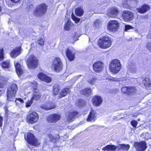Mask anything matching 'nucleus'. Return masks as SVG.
<instances>
[{
    "label": "nucleus",
    "instance_id": "obj_14",
    "mask_svg": "<svg viewBox=\"0 0 151 151\" xmlns=\"http://www.w3.org/2000/svg\"><path fill=\"white\" fill-rule=\"evenodd\" d=\"M60 115L58 114L55 113L50 115L47 118V121L51 123H56L60 120Z\"/></svg>",
    "mask_w": 151,
    "mask_h": 151
},
{
    "label": "nucleus",
    "instance_id": "obj_37",
    "mask_svg": "<svg viewBox=\"0 0 151 151\" xmlns=\"http://www.w3.org/2000/svg\"><path fill=\"white\" fill-rule=\"evenodd\" d=\"M96 80V79L95 77H93L91 76L90 77V78L88 81V82L91 85H93L95 83Z\"/></svg>",
    "mask_w": 151,
    "mask_h": 151
},
{
    "label": "nucleus",
    "instance_id": "obj_7",
    "mask_svg": "<svg viewBox=\"0 0 151 151\" xmlns=\"http://www.w3.org/2000/svg\"><path fill=\"white\" fill-rule=\"evenodd\" d=\"M25 139L30 145L32 146H37L39 145L40 142L38 140L35 138L34 135L32 133H29L27 134V137H26V134L24 135Z\"/></svg>",
    "mask_w": 151,
    "mask_h": 151
},
{
    "label": "nucleus",
    "instance_id": "obj_42",
    "mask_svg": "<svg viewBox=\"0 0 151 151\" xmlns=\"http://www.w3.org/2000/svg\"><path fill=\"white\" fill-rule=\"evenodd\" d=\"M129 87H124L121 89V91L124 93H126L128 94Z\"/></svg>",
    "mask_w": 151,
    "mask_h": 151
},
{
    "label": "nucleus",
    "instance_id": "obj_20",
    "mask_svg": "<svg viewBox=\"0 0 151 151\" xmlns=\"http://www.w3.org/2000/svg\"><path fill=\"white\" fill-rule=\"evenodd\" d=\"M78 114V112L74 111L73 112L67 113L66 116L68 121L69 122H72L74 120L75 117Z\"/></svg>",
    "mask_w": 151,
    "mask_h": 151
},
{
    "label": "nucleus",
    "instance_id": "obj_49",
    "mask_svg": "<svg viewBox=\"0 0 151 151\" xmlns=\"http://www.w3.org/2000/svg\"><path fill=\"white\" fill-rule=\"evenodd\" d=\"M147 47L148 49L151 51V43L149 42L147 43Z\"/></svg>",
    "mask_w": 151,
    "mask_h": 151
},
{
    "label": "nucleus",
    "instance_id": "obj_17",
    "mask_svg": "<svg viewBox=\"0 0 151 151\" xmlns=\"http://www.w3.org/2000/svg\"><path fill=\"white\" fill-rule=\"evenodd\" d=\"M118 12L119 11L116 8L113 7L108 9L107 15L110 17H115L117 16Z\"/></svg>",
    "mask_w": 151,
    "mask_h": 151
},
{
    "label": "nucleus",
    "instance_id": "obj_40",
    "mask_svg": "<svg viewBox=\"0 0 151 151\" xmlns=\"http://www.w3.org/2000/svg\"><path fill=\"white\" fill-rule=\"evenodd\" d=\"M59 90L60 89L58 87H54L53 90V94L55 95L58 94L59 93Z\"/></svg>",
    "mask_w": 151,
    "mask_h": 151
},
{
    "label": "nucleus",
    "instance_id": "obj_31",
    "mask_svg": "<svg viewBox=\"0 0 151 151\" xmlns=\"http://www.w3.org/2000/svg\"><path fill=\"white\" fill-rule=\"evenodd\" d=\"M137 88L134 87H129L128 94H134L137 92Z\"/></svg>",
    "mask_w": 151,
    "mask_h": 151
},
{
    "label": "nucleus",
    "instance_id": "obj_10",
    "mask_svg": "<svg viewBox=\"0 0 151 151\" xmlns=\"http://www.w3.org/2000/svg\"><path fill=\"white\" fill-rule=\"evenodd\" d=\"M38 119V114L35 112L30 113L27 117V122L33 124L37 122Z\"/></svg>",
    "mask_w": 151,
    "mask_h": 151
},
{
    "label": "nucleus",
    "instance_id": "obj_56",
    "mask_svg": "<svg viewBox=\"0 0 151 151\" xmlns=\"http://www.w3.org/2000/svg\"><path fill=\"white\" fill-rule=\"evenodd\" d=\"M148 82L147 81L146 82V83H147Z\"/></svg>",
    "mask_w": 151,
    "mask_h": 151
},
{
    "label": "nucleus",
    "instance_id": "obj_15",
    "mask_svg": "<svg viewBox=\"0 0 151 151\" xmlns=\"http://www.w3.org/2000/svg\"><path fill=\"white\" fill-rule=\"evenodd\" d=\"M122 17L125 21H128L133 19L134 15L132 12L125 11L123 12Z\"/></svg>",
    "mask_w": 151,
    "mask_h": 151
},
{
    "label": "nucleus",
    "instance_id": "obj_32",
    "mask_svg": "<svg viewBox=\"0 0 151 151\" xmlns=\"http://www.w3.org/2000/svg\"><path fill=\"white\" fill-rule=\"evenodd\" d=\"M73 25V23L69 20H68V21L65 23L64 27L65 30L68 31L70 29L71 26Z\"/></svg>",
    "mask_w": 151,
    "mask_h": 151
},
{
    "label": "nucleus",
    "instance_id": "obj_51",
    "mask_svg": "<svg viewBox=\"0 0 151 151\" xmlns=\"http://www.w3.org/2000/svg\"><path fill=\"white\" fill-rule=\"evenodd\" d=\"M3 118L0 116V127H1L2 125Z\"/></svg>",
    "mask_w": 151,
    "mask_h": 151
},
{
    "label": "nucleus",
    "instance_id": "obj_48",
    "mask_svg": "<svg viewBox=\"0 0 151 151\" xmlns=\"http://www.w3.org/2000/svg\"><path fill=\"white\" fill-rule=\"evenodd\" d=\"M109 80L113 81H120V80H119L118 78H115L111 77L109 78Z\"/></svg>",
    "mask_w": 151,
    "mask_h": 151
},
{
    "label": "nucleus",
    "instance_id": "obj_13",
    "mask_svg": "<svg viewBox=\"0 0 151 151\" xmlns=\"http://www.w3.org/2000/svg\"><path fill=\"white\" fill-rule=\"evenodd\" d=\"M66 55L70 61H73L75 58V53L74 49L72 47H69L65 50Z\"/></svg>",
    "mask_w": 151,
    "mask_h": 151
},
{
    "label": "nucleus",
    "instance_id": "obj_3",
    "mask_svg": "<svg viewBox=\"0 0 151 151\" xmlns=\"http://www.w3.org/2000/svg\"><path fill=\"white\" fill-rule=\"evenodd\" d=\"M111 39L108 36H104L100 38L98 42L99 47L103 49L109 47L111 45Z\"/></svg>",
    "mask_w": 151,
    "mask_h": 151
},
{
    "label": "nucleus",
    "instance_id": "obj_12",
    "mask_svg": "<svg viewBox=\"0 0 151 151\" xmlns=\"http://www.w3.org/2000/svg\"><path fill=\"white\" fill-rule=\"evenodd\" d=\"M119 24L116 20L110 21L108 24L107 28L111 31H116L117 30L119 27Z\"/></svg>",
    "mask_w": 151,
    "mask_h": 151
},
{
    "label": "nucleus",
    "instance_id": "obj_50",
    "mask_svg": "<svg viewBox=\"0 0 151 151\" xmlns=\"http://www.w3.org/2000/svg\"><path fill=\"white\" fill-rule=\"evenodd\" d=\"M11 1L12 2L14 3H19L21 1V0H11Z\"/></svg>",
    "mask_w": 151,
    "mask_h": 151
},
{
    "label": "nucleus",
    "instance_id": "obj_25",
    "mask_svg": "<svg viewBox=\"0 0 151 151\" xmlns=\"http://www.w3.org/2000/svg\"><path fill=\"white\" fill-rule=\"evenodd\" d=\"M21 50V47H18L10 53L11 57L13 58H15L20 54Z\"/></svg>",
    "mask_w": 151,
    "mask_h": 151
},
{
    "label": "nucleus",
    "instance_id": "obj_26",
    "mask_svg": "<svg viewBox=\"0 0 151 151\" xmlns=\"http://www.w3.org/2000/svg\"><path fill=\"white\" fill-rule=\"evenodd\" d=\"M16 72L18 76L21 75L23 72V69L21 65L18 62H14Z\"/></svg>",
    "mask_w": 151,
    "mask_h": 151
},
{
    "label": "nucleus",
    "instance_id": "obj_46",
    "mask_svg": "<svg viewBox=\"0 0 151 151\" xmlns=\"http://www.w3.org/2000/svg\"><path fill=\"white\" fill-rule=\"evenodd\" d=\"M49 139L51 142H53L54 141L55 138L54 136L51 134H48Z\"/></svg>",
    "mask_w": 151,
    "mask_h": 151
},
{
    "label": "nucleus",
    "instance_id": "obj_45",
    "mask_svg": "<svg viewBox=\"0 0 151 151\" xmlns=\"http://www.w3.org/2000/svg\"><path fill=\"white\" fill-rule=\"evenodd\" d=\"M125 31H127L128 30L130 29H133V27L130 25H126L125 26Z\"/></svg>",
    "mask_w": 151,
    "mask_h": 151
},
{
    "label": "nucleus",
    "instance_id": "obj_30",
    "mask_svg": "<svg viewBox=\"0 0 151 151\" xmlns=\"http://www.w3.org/2000/svg\"><path fill=\"white\" fill-rule=\"evenodd\" d=\"M76 14L78 16H82L84 13V11L83 9L81 7H78L75 10Z\"/></svg>",
    "mask_w": 151,
    "mask_h": 151
},
{
    "label": "nucleus",
    "instance_id": "obj_8",
    "mask_svg": "<svg viewBox=\"0 0 151 151\" xmlns=\"http://www.w3.org/2000/svg\"><path fill=\"white\" fill-rule=\"evenodd\" d=\"M47 10V5L44 3H42L38 5L34 11L36 15L41 16L45 14Z\"/></svg>",
    "mask_w": 151,
    "mask_h": 151
},
{
    "label": "nucleus",
    "instance_id": "obj_24",
    "mask_svg": "<svg viewBox=\"0 0 151 151\" xmlns=\"http://www.w3.org/2000/svg\"><path fill=\"white\" fill-rule=\"evenodd\" d=\"M140 81L139 83L140 85H143L145 86H150L151 84V81L148 78L146 79L142 78H139L137 81Z\"/></svg>",
    "mask_w": 151,
    "mask_h": 151
},
{
    "label": "nucleus",
    "instance_id": "obj_28",
    "mask_svg": "<svg viewBox=\"0 0 151 151\" xmlns=\"http://www.w3.org/2000/svg\"><path fill=\"white\" fill-rule=\"evenodd\" d=\"M70 91V90L69 88H63L60 92V98L65 96Z\"/></svg>",
    "mask_w": 151,
    "mask_h": 151
},
{
    "label": "nucleus",
    "instance_id": "obj_18",
    "mask_svg": "<svg viewBox=\"0 0 151 151\" xmlns=\"http://www.w3.org/2000/svg\"><path fill=\"white\" fill-rule=\"evenodd\" d=\"M93 105L96 106H100L101 104L103 99L101 97L99 96H94L92 99Z\"/></svg>",
    "mask_w": 151,
    "mask_h": 151
},
{
    "label": "nucleus",
    "instance_id": "obj_54",
    "mask_svg": "<svg viewBox=\"0 0 151 151\" xmlns=\"http://www.w3.org/2000/svg\"><path fill=\"white\" fill-rule=\"evenodd\" d=\"M151 138V137H147V139H149V138Z\"/></svg>",
    "mask_w": 151,
    "mask_h": 151
},
{
    "label": "nucleus",
    "instance_id": "obj_33",
    "mask_svg": "<svg viewBox=\"0 0 151 151\" xmlns=\"http://www.w3.org/2000/svg\"><path fill=\"white\" fill-rule=\"evenodd\" d=\"M9 61H6L1 63V65L3 68H8L9 67Z\"/></svg>",
    "mask_w": 151,
    "mask_h": 151
},
{
    "label": "nucleus",
    "instance_id": "obj_52",
    "mask_svg": "<svg viewBox=\"0 0 151 151\" xmlns=\"http://www.w3.org/2000/svg\"><path fill=\"white\" fill-rule=\"evenodd\" d=\"M3 82H1V84H0V88H3L4 86V84L3 83Z\"/></svg>",
    "mask_w": 151,
    "mask_h": 151
},
{
    "label": "nucleus",
    "instance_id": "obj_34",
    "mask_svg": "<svg viewBox=\"0 0 151 151\" xmlns=\"http://www.w3.org/2000/svg\"><path fill=\"white\" fill-rule=\"evenodd\" d=\"M15 102L17 105L19 106L22 105L24 103V102L22 99L17 98L16 99Z\"/></svg>",
    "mask_w": 151,
    "mask_h": 151
},
{
    "label": "nucleus",
    "instance_id": "obj_38",
    "mask_svg": "<svg viewBox=\"0 0 151 151\" xmlns=\"http://www.w3.org/2000/svg\"><path fill=\"white\" fill-rule=\"evenodd\" d=\"M37 42L39 45H43L44 43V40L42 38H40L37 39Z\"/></svg>",
    "mask_w": 151,
    "mask_h": 151
},
{
    "label": "nucleus",
    "instance_id": "obj_2",
    "mask_svg": "<svg viewBox=\"0 0 151 151\" xmlns=\"http://www.w3.org/2000/svg\"><path fill=\"white\" fill-rule=\"evenodd\" d=\"M26 84L28 86H32L33 89L35 90V91H33L34 92L31 98L32 100H38L40 97L41 95L40 93L38 91V90L37 89V84L36 82L35 81L33 82L29 81L27 82Z\"/></svg>",
    "mask_w": 151,
    "mask_h": 151
},
{
    "label": "nucleus",
    "instance_id": "obj_36",
    "mask_svg": "<svg viewBox=\"0 0 151 151\" xmlns=\"http://www.w3.org/2000/svg\"><path fill=\"white\" fill-rule=\"evenodd\" d=\"M86 104V102L83 100L80 99L78 101V105L80 106H83Z\"/></svg>",
    "mask_w": 151,
    "mask_h": 151
},
{
    "label": "nucleus",
    "instance_id": "obj_41",
    "mask_svg": "<svg viewBox=\"0 0 151 151\" xmlns=\"http://www.w3.org/2000/svg\"><path fill=\"white\" fill-rule=\"evenodd\" d=\"M33 100L31 99L30 100H29L26 103L25 106L27 107H29L31 106V104L33 103Z\"/></svg>",
    "mask_w": 151,
    "mask_h": 151
},
{
    "label": "nucleus",
    "instance_id": "obj_55",
    "mask_svg": "<svg viewBox=\"0 0 151 151\" xmlns=\"http://www.w3.org/2000/svg\"><path fill=\"white\" fill-rule=\"evenodd\" d=\"M81 76V75H79L78 76V77H79Z\"/></svg>",
    "mask_w": 151,
    "mask_h": 151
},
{
    "label": "nucleus",
    "instance_id": "obj_1",
    "mask_svg": "<svg viewBox=\"0 0 151 151\" xmlns=\"http://www.w3.org/2000/svg\"><path fill=\"white\" fill-rule=\"evenodd\" d=\"M130 147V146L128 144H119L116 146L112 145H107L102 148V150L104 151H116V149L118 150L128 151Z\"/></svg>",
    "mask_w": 151,
    "mask_h": 151
},
{
    "label": "nucleus",
    "instance_id": "obj_4",
    "mask_svg": "<svg viewBox=\"0 0 151 151\" xmlns=\"http://www.w3.org/2000/svg\"><path fill=\"white\" fill-rule=\"evenodd\" d=\"M121 67L120 61L117 59H114L110 63L109 70L111 72L116 74L120 70Z\"/></svg>",
    "mask_w": 151,
    "mask_h": 151
},
{
    "label": "nucleus",
    "instance_id": "obj_19",
    "mask_svg": "<svg viewBox=\"0 0 151 151\" xmlns=\"http://www.w3.org/2000/svg\"><path fill=\"white\" fill-rule=\"evenodd\" d=\"M38 78L42 81L47 83H50L52 81L51 78L43 73H40L38 75Z\"/></svg>",
    "mask_w": 151,
    "mask_h": 151
},
{
    "label": "nucleus",
    "instance_id": "obj_27",
    "mask_svg": "<svg viewBox=\"0 0 151 151\" xmlns=\"http://www.w3.org/2000/svg\"><path fill=\"white\" fill-rule=\"evenodd\" d=\"M128 68L129 70L132 73H135L137 70L135 64L131 62L129 63Z\"/></svg>",
    "mask_w": 151,
    "mask_h": 151
},
{
    "label": "nucleus",
    "instance_id": "obj_5",
    "mask_svg": "<svg viewBox=\"0 0 151 151\" xmlns=\"http://www.w3.org/2000/svg\"><path fill=\"white\" fill-rule=\"evenodd\" d=\"M17 90V86L15 84H12L8 89L7 99L9 101H12L14 97Z\"/></svg>",
    "mask_w": 151,
    "mask_h": 151
},
{
    "label": "nucleus",
    "instance_id": "obj_6",
    "mask_svg": "<svg viewBox=\"0 0 151 151\" xmlns=\"http://www.w3.org/2000/svg\"><path fill=\"white\" fill-rule=\"evenodd\" d=\"M52 67L57 72H59L62 70L63 64L60 58L56 57L52 61Z\"/></svg>",
    "mask_w": 151,
    "mask_h": 151
},
{
    "label": "nucleus",
    "instance_id": "obj_29",
    "mask_svg": "<svg viewBox=\"0 0 151 151\" xmlns=\"http://www.w3.org/2000/svg\"><path fill=\"white\" fill-rule=\"evenodd\" d=\"M91 91L90 89L86 88L81 91V93L84 95L88 96L91 94Z\"/></svg>",
    "mask_w": 151,
    "mask_h": 151
},
{
    "label": "nucleus",
    "instance_id": "obj_43",
    "mask_svg": "<svg viewBox=\"0 0 151 151\" xmlns=\"http://www.w3.org/2000/svg\"><path fill=\"white\" fill-rule=\"evenodd\" d=\"M4 59L3 49H0V60Z\"/></svg>",
    "mask_w": 151,
    "mask_h": 151
},
{
    "label": "nucleus",
    "instance_id": "obj_22",
    "mask_svg": "<svg viewBox=\"0 0 151 151\" xmlns=\"http://www.w3.org/2000/svg\"><path fill=\"white\" fill-rule=\"evenodd\" d=\"M41 108L46 110H51L55 108V104L51 102H50L48 103L42 105Z\"/></svg>",
    "mask_w": 151,
    "mask_h": 151
},
{
    "label": "nucleus",
    "instance_id": "obj_44",
    "mask_svg": "<svg viewBox=\"0 0 151 151\" xmlns=\"http://www.w3.org/2000/svg\"><path fill=\"white\" fill-rule=\"evenodd\" d=\"M137 122L135 120L132 121L131 122V124L134 127H136L137 124Z\"/></svg>",
    "mask_w": 151,
    "mask_h": 151
},
{
    "label": "nucleus",
    "instance_id": "obj_11",
    "mask_svg": "<svg viewBox=\"0 0 151 151\" xmlns=\"http://www.w3.org/2000/svg\"><path fill=\"white\" fill-rule=\"evenodd\" d=\"M134 146L137 151H145L147 148L146 143L144 141L135 142Z\"/></svg>",
    "mask_w": 151,
    "mask_h": 151
},
{
    "label": "nucleus",
    "instance_id": "obj_21",
    "mask_svg": "<svg viewBox=\"0 0 151 151\" xmlns=\"http://www.w3.org/2000/svg\"><path fill=\"white\" fill-rule=\"evenodd\" d=\"M96 113L95 111L91 110L86 119L88 122H94L96 119Z\"/></svg>",
    "mask_w": 151,
    "mask_h": 151
},
{
    "label": "nucleus",
    "instance_id": "obj_16",
    "mask_svg": "<svg viewBox=\"0 0 151 151\" xmlns=\"http://www.w3.org/2000/svg\"><path fill=\"white\" fill-rule=\"evenodd\" d=\"M103 66V64L102 62L98 61L93 65V68L94 71L98 73L102 70Z\"/></svg>",
    "mask_w": 151,
    "mask_h": 151
},
{
    "label": "nucleus",
    "instance_id": "obj_9",
    "mask_svg": "<svg viewBox=\"0 0 151 151\" xmlns=\"http://www.w3.org/2000/svg\"><path fill=\"white\" fill-rule=\"evenodd\" d=\"M27 64L29 68L35 69L37 66L38 60L34 55L30 56L27 60Z\"/></svg>",
    "mask_w": 151,
    "mask_h": 151
},
{
    "label": "nucleus",
    "instance_id": "obj_35",
    "mask_svg": "<svg viewBox=\"0 0 151 151\" xmlns=\"http://www.w3.org/2000/svg\"><path fill=\"white\" fill-rule=\"evenodd\" d=\"M122 6L124 8L127 9H130V7L129 6L127 0H124L122 2Z\"/></svg>",
    "mask_w": 151,
    "mask_h": 151
},
{
    "label": "nucleus",
    "instance_id": "obj_47",
    "mask_svg": "<svg viewBox=\"0 0 151 151\" xmlns=\"http://www.w3.org/2000/svg\"><path fill=\"white\" fill-rule=\"evenodd\" d=\"M100 24V21L99 19L96 20L94 22V25L96 27H98Z\"/></svg>",
    "mask_w": 151,
    "mask_h": 151
},
{
    "label": "nucleus",
    "instance_id": "obj_53",
    "mask_svg": "<svg viewBox=\"0 0 151 151\" xmlns=\"http://www.w3.org/2000/svg\"><path fill=\"white\" fill-rule=\"evenodd\" d=\"M148 134H149L148 133H146L145 134V136L146 137L147 136H148Z\"/></svg>",
    "mask_w": 151,
    "mask_h": 151
},
{
    "label": "nucleus",
    "instance_id": "obj_39",
    "mask_svg": "<svg viewBox=\"0 0 151 151\" xmlns=\"http://www.w3.org/2000/svg\"><path fill=\"white\" fill-rule=\"evenodd\" d=\"M72 18L76 23L78 22L80 20V19L79 18H78L74 15L72 16Z\"/></svg>",
    "mask_w": 151,
    "mask_h": 151
},
{
    "label": "nucleus",
    "instance_id": "obj_23",
    "mask_svg": "<svg viewBox=\"0 0 151 151\" xmlns=\"http://www.w3.org/2000/svg\"><path fill=\"white\" fill-rule=\"evenodd\" d=\"M150 8V7L147 5L144 4L138 8L137 10L138 12L141 14H144L148 11Z\"/></svg>",
    "mask_w": 151,
    "mask_h": 151
}]
</instances>
